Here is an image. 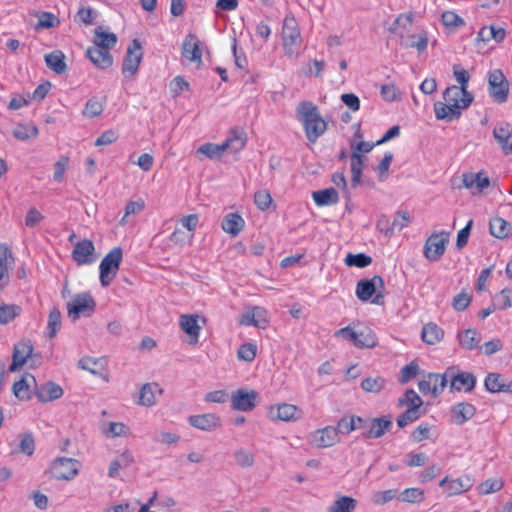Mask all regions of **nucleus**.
Here are the masks:
<instances>
[{"mask_svg": "<svg viewBox=\"0 0 512 512\" xmlns=\"http://www.w3.org/2000/svg\"><path fill=\"white\" fill-rule=\"evenodd\" d=\"M474 484V477L466 473L457 477L447 475L439 482V486L442 488L446 497L462 495L470 491Z\"/></svg>", "mask_w": 512, "mask_h": 512, "instance_id": "obj_7", "label": "nucleus"}, {"mask_svg": "<svg viewBox=\"0 0 512 512\" xmlns=\"http://www.w3.org/2000/svg\"><path fill=\"white\" fill-rule=\"evenodd\" d=\"M398 405L420 410L423 405V401L416 391L408 389L405 391L403 397L398 400Z\"/></svg>", "mask_w": 512, "mask_h": 512, "instance_id": "obj_52", "label": "nucleus"}, {"mask_svg": "<svg viewBox=\"0 0 512 512\" xmlns=\"http://www.w3.org/2000/svg\"><path fill=\"white\" fill-rule=\"evenodd\" d=\"M239 324L265 329L269 324L268 312L263 307L253 306L242 314Z\"/></svg>", "mask_w": 512, "mask_h": 512, "instance_id": "obj_17", "label": "nucleus"}, {"mask_svg": "<svg viewBox=\"0 0 512 512\" xmlns=\"http://www.w3.org/2000/svg\"><path fill=\"white\" fill-rule=\"evenodd\" d=\"M79 469L80 462L78 460L58 457L52 462L49 473L56 480L70 481L78 475Z\"/></svg>", "mask_w": 512, "mask_h": 512, "instance_id": "obj_10", "label": "nucleus"}, {"mask_svg": "<svg viewBox=\"0 0 512 512\" xmlns=\"http://www.w3.org/2000/svg\"><path fill=\"white\" fill-rule=\"evenodd\" d=\"M93 42L94 46L110 50L116 45L117 36L112 32L106 31L102 26H99L94 31Z\"/></svg>", "mask_w": 512, "mask_h": 512, "instance_id": "obj_37", "label": "nucleus"}, {"mask_svg": "<svg viewBox=\"0 0 512 512\" xmlns=\"http://www.w3.org/2000/svg\"><path fill=\"white\" fill-rule=\"evenodd\" d=\"M254 203L261 211H266L273 203L272 196L268 190H259L254 194Z\"/></svg>", "mask_w": 512, "mask_h": 512, "instance_id": "obj_57", "label": "nucleus"}, {"mask_svg": "<svg viewBox=\"0 0 512 512\" xmlns=\"http://www.w3.org/2000/svg\"><path fill=\"white\" fill-rule=\"evenodd\" d=\"M506 38V30L495 24L483 26L477 33V41L484 43L494 40L496 43H502Z\"/></svg>", "mask_w": 512, "mask_h": 512, "instance_id": "obj_29", "label": "nucleus"}, {"mask_svg": "<svg viewBox=\"0 0 512 512\" xmlns=\"http://www.w3.org/2000/svg\"><path fill=\"white\" fill-rule=\"evenodd\" d=\"M442 24L447 28H459L465 25V21L454 11H444L441 15Z\"/></svg>", "mask_w": 512, "mask_h": 512, "instance_id": "obj_55", "label": "nucleus"}, {"mask_svg": "<svg viewBox=\"0 0 512 512\" xmlns=\"http://www.w3.org/2000/svg\"><path fill=\"white\" fill-rule=\"evenodd\" d=\"M189 423L197 429L212 431L220 426V417L213 413L194 415L189 417Z\"/></svg>", "mask_w": 512, "mask_h": 512, "instance_id": "obj_28", "label": "nucleus"}, {"mask_svg": "<svg viewBox=\"0 0 512 512\" xmlns=\"http://www.w3.org/2000/svg\"><path fill=\"white\" fill-rule=\"evenodd\" d=\"M421 411L416 410L414 408H407L405 412H403L401 415L397 418V425L400 428L405 427L406 425L416 421L421 416Z\"/></svg>", "mask_w": 512, "mask_h": 512, "instance_id": "obj_62", "label": "nucleus"}, {"mask_svg": "<svg viewBox=\"0 0 512 512\" xmlns=\"http://www.w3.org/2000/svg\"><path fill=\"white\" fill-rule=\"evenodd\" d=\"M123 258V250L117 246L112 248L99 265V279L103 287L109 286L117 275Z\"/></svg>", "mask_w": 512, "mask_h": 512, "instance_id": "obj_4", "label": "nucleus"}, {"mask_svg": "<svg viewBox=\"0 0 512 512\" xmlns=\"http://www.w3.org/2000/svg\"><path fill=\"white\" fill-rule=\"evenodd\" d=\"M282 40L286 55L289 57L294 56L302 39L298 23L292 14L286 15L284 18L282 26Z\"/></svg>", "mask_w": 512, "mask_h": 512, "instance_id": "obj_6", "label": "nucleus"}, {"mask_svg": "<svg viewBox=\"0 0 512 512\" xmlns=\"http://www.w3.org/2000/svg\"><path fill=\"white\" fill-rule=\"evenodd\" d=\"M200 46L201 42L195 34H187L181 46L182 57L189 62L196 63L197 66L200 67L203 63L202 50Z\"/></svg>", "mask_w": 512, "mask_h": 512, "instance_id": "obj_16", "label": "nucleus"}, {"mask_svg": "<svg viewBox=\"0 0 512 512\" xmlns=\"http://www.w3.org/2000/svg\"><path fill=\"white\" fill-rule=\"evenodd\" d=\"M104 104V100L99 99L97 97H92L86 102L85 107L82 111V115L86 118L97 117L101 115V113L103 112Z\"/></svg>", "mask_w": 512, "mask_h": 512, "instance_id": "obj_46", "label": "nucleus"}, {"mask_svg": "<svg viewBox=\"0 0 512 512\" xmlns=\"http://www.w3.org/2000/svg\"><path fill=\"white\" fill-rule=\"evenodd\" d=\"M258 393L254 390L238 389L232 394V407L239 411H251L256 406Z\"/></svg>", "mask_w": 512, "mask_h": 512, "instance_id": "obj_23", "label": "nucleus"}, {"mask_svg": "<svg viewBox=\"0 0 512 512\" xmlns=\"http://www.w3.org/2000/svg\"><path fill=\"white\" fill-rule=\"evenodd\" d=\"M504 486L502 478H489L477 486L479 495H488L500 491Z\"/></svg>", "mask_w": 512, "mask_h": 512, "instance_id": "obj_47", "label": "nucleus"}, {"mask_svg": "<svg viewBox=\"0 0 512 512\" xmlns=\"http://www.w3.org/2000/svg\"><path fill=\"white\" fill-rule=\"evenodd\" d=\"M269 417L278 421H296L301 417V410L296 405L280 403L269 408Z\"/></svg>", "mask_w": 512, "mask_h": 512, "instance_id": "obj_19", "label": "nucleus"}, {"mask_svg": "<svg viewBox=\"0 0 512 512\" xmlns=\"http://www.w3.org/2000/svg\"><path fill=\"white\" fill-rule=\"evenodd\" d=\"M145 209V201L142 198H138L135 201H129L125 206L124 216L120 220V225L126 224V218L130 215L139 213Z\"/></svg>", "mask_w": 512, "mask_h": 512, "instance_id": "obj_60", "label": "nucleus"}, {"mask_svg": "<svg viewBox=\"0 0 512 512\" xmlns=\"http://www.w3.org/2000/svg\"><path fill=\"white\" fill-rule=\"evenodd\" d=\"M463 186L472 194H480L490 186V179L485 171L467 172L462 175Z\"/></svg>", "mask_w": 512, "mask_h": 512, "instance_id": "obj_20", "label": "nucleus"}, {"mask_svg": "<svg viewBox=\"0 0 512 512\" xmlns=\"http://www.w3.org/2000/svg\"><path fill=\"white\" fill-rule=\"evenodd\" d=\"M308 442L318 449L332 447L340 442L338 429L331 425L316 429L309 434Z\"/></svg>", "mask_w": 512, "mask_h": 512, "instance_id": "obj_12", "label": "nucleus"}, {"mask_svg": "<svg viewBox=\"0 0 512 512\" xmlns=\"http://www.w3.org/2000/svg\"><path fill=\"white\" fill-rule=\"evenodd\" d=\"M459 345L466 350H473L479 347L481 336L475 329H466L457 334Z\"/></svg>", "mask_w": 512, "mask_h": 512, "instance_id": "obj_39", "label": "nucleus"}, {"mask_svg": "<svg viewBox=\"0 0 512 512\" xmlns=\"http://www.w3.org/2000/svg\"><path fill=\"white\" fill-rule=\"evenodd\" d=\"M78 366L83 370L91 372L92 374H99L103 370L104 361L102 359L84 357L79 360Z\"/></svg>", "mask_w": 512, "mask_h": 512, "instance_id": "obj_53", "label": "nucleus"}, {"mask_svg": "<svg viewBox=\"0 0 512 512\" xmlns=\"http://www.w3.org/2000/svg\"><path fill=\"white\" fill-rule=\"evenodd\" d=\"M493 136L505 154L512 152V125L503 122L495 126Z\"/></svg>", "mask_w": 512, "mask_h": 512, "instance_id": "obj_25", "label": "nucleus"}, {"mask_svg": "<svg viewBox=\"0 0 512 512\" xmlns=\"http://www.w3.org/2000/svg\"><path fill=\"white\" fill-rule=\"evenodd\" d=\"M86 55L100 69H107L113 64V56L109 50L93 46L87 49Z\"/></svg>", "mask_w": 512, "mask_h": 512, "instance_id": "obj_27", "label": "nucleus"}, {"mask_svg": "<svg viewBox=\"0 0 512 512\" xmlns=\"http://www.w3.org/2000/svg\"><path fill=\"white\" fill-rule=\"evenodd\" d=\"M96 308V302L90 293H79L67 303L68 316L73 320H78L81 316H91Z\"/></svg>", "mask_w": 512, "mask_h": 512, "instance_id": "obj_8", "label": "nucleus"}, {"mask_svg": "<svg viewBox=\"0 0 512 512\" xmlns=\"http://www.w3.org/2000/svg\"><path fill=\"white\" fill-rule=\"evenodd\" d=\"M61 328V312L58 308L53 307L48 316L47 336L51 339L56 336Z\"/></svg>", "mask_w": 512, "mask_h": 512, "instance_id": "obj_50", "label": "nucleus"}, {"mask_svg": "<svg viewBox=\"0 0 512 512\" xmlns=\"http://www.w3.org/2000/svg\"><path fill=\"white\" fill-rule=\"evenodd\" d=\"M257 354V347L252 343H245L240 345L237 350V357L239 360L252 362Z\"/></svg>", "mask_w": 512, "mask_h": 512, "instance_id": "obj_61", "label": "nucleus"}, {"mask_svg": "<svg viewBox=\"0 0 512 512\" xmlns=\"http://www.w3.org/2000/svg\"><path fill=\"white\" fill-rule=\"evenodd\" d=\"M36 387V378L30 373H25L19 381L13 384L12 392L19 400L27 401L32 398V393L35 394Z\"/></svg>", "mask_w": 512, "mask_h": 512, "instance_id": "obj_18", "label": "nucleus"}, {"mask_svg": "<svg viewBox=\"0 0 512 512\" xmlns=\"http://www.w3.org/2000/svg\"><path fill=\"white\" fill-rule=\"evenodd\" d=\"M222 229L231 236H237L245 227V221L238 213L227 214L222 221Z\"/></svg>", "mask_w": 512, "mask_h": 512, "instance_id": "obj_35", "label": "nucleus"}, {"mask_svg": "<svg viewBox=\"0 0 512 512\" xmlns=\"http://www.w3.org/2000/svg\"><path fill=\"white\" fill-rule=\"evenodd\" d=\"M446 384L447 380L445 375L438 373H428L421 380H419L418 388L424 395L437 397L443 392Z\"/></svg>", "mask_w": 512, "mask_h": 512, "instance_id": "obj_15", "label": "nucleus"}, {"mask_svg": "<svg viewBox=\"0 0 512 512\" xmlns=\"http://www.w3.org/2000/svg\"><path fill=\"white\" fill-rule=\"evenodd\" d=\"M443 99L448 102L450 106L462 112L472 103L473 95L468 92V90L458 88V86L453 85L446 88L443 93Z\"/></svg>", "mask_w": 512, "mask_h": 512, "instance_id": "obj_14", "label": "nucleus"}, {"mask_svg": "<svg viewBox=\"0 0 512 512\" xmlns=\"http://www.w3.org/2000/svg\"><path fill=\"white\" fill-rule=\"evenodd\" d=\"M488 93L495 103L503 104L508 100L510 83L501 69H494L489 72Z\"/></svg>", "mask_w": 512, "mask_h": 512, "instance_id": "obj_5", "label": "nucleus"}, {"mask_svg": "<svg viewBox=\"0 0 512 512\" xmlns=\"http://www.w3.org/2000/svg\"><path fill=\"white\" fill-rule=\"evenodd\" d=\"M356 508V500L349 496H339L329 507V512H353Z\"/></svg>", "mask_w": 512, "mask_h": 512, "instance_id": "obj_45", "label": "nucleus"}, {"mask_svg": "<svg viewBox=\"0 0 512 512\" xmlns=\"http://www.w3.org/2000/svg\"><path fill=\"white\" fill-rule=\"evenodd\" d=\"M385 385V380L382 377H368L361 382V388L365 392L378 393Z\"/></svg>", "mask_w": 512, "mask_h": 512, "instance_id": "obj_59", "label": "nucleus"}, {"mask_svg": "<svg viewBox=\"0 0 512 512\" xmlns=\"http://www.w3.org/2000/svg\"><path fill=\"white\" fill-rule=\"evenodd\" d=\"M21 313V307L16 304L0 303V325L13 321Z\"/></svg>", "mask_w": 512, "mask_h": 512, "instance_id": "obj_48", "label": "nucleus"}, {"mask_svg": "<svg viewBox=\"0 0 512 512\" xmlns=\"http://www.w3.org/2000/svg\"><path fill=\"white\" fill-rule=\"evenodd\" d=\"M63 394V388L53 381H47L40 385L37 384L35 390L36 398L42 403L58 400L63 396Z\"/></svg>", "mask_w": 512, "mask_h": 512, "instance_id": "obj_24", "label": "nucleus"}, {"mask_svg": "<svg viewBox=\"0 0 512 512\" xmlns=\"http://www.w3.org/2000/svg\"><path fill=\"white\" fill-rule=\"evenodd\" d=\"M313 200L317 206H328L339 202V195L334 188H326L315 191L312 194Z\"/></svg>", "mask_w": 512, "mask_h": 512, "instance_id": "obj_40", "label": "nucleus"}, {"mask_svg": "<svg viewBox=\"0 0 512 512\" xmlns=\"http://www.w3.org/2000/svg\"><path fill=\"white\" fill-rule=\"evenodd\" d=\"M392 424V417L390 415L373 418L368 423L367 429L363 431L362 435L366 439L380 438L391 429Z\"/></svg>", "mask_w": 512, "mask_h": 512, "instance_id": "obj_21", "label": "nucleus"}, {"mask_svg": "<svg viewBox=\"0 0 512 512\" xmlns=\"http://www.w3.org/2000/svg\"><path fill=\"white\" fill-rule=\"evenodd\" d=\"M364 168V156L358 151H352L351 154V182L355 187L360 183L362 172Z\"/></svg>", "mask_w": 512, "mask_h": 512, "instance_id": "obj_42", "label": "nucleus"}, {"mask_svg": "<svg viewBox=\"0 0 512 512\" xmlns=\"http://www.w3.org/2000/svg\"><path fill=\"white\" fill-rule=\"evenodd\" d=\"M489 226L491 234L498 239H504L508 237L511 231L510 223L501 217L493 218L490 221Z\"/></svg>", "mask_w": 512, "mask_h": 512, "instance_id": "obj_43", "label": "nucleus"}, {"mask_svg": "<svg viewBox=\"0 0 512 512\" xmlns=\"http://www.w3.org/2000/svg\"><path fill=\"white\" fill-rule=\"evenodd\" d=\"M247 143L246 133L242 128H233L231 129L229 136L222 143L225 146L226 150H231L233 152H238L242 150Z\"/></svg>", "mask_w": 512, "mask_h": 512, "instance_id": "obj_33", "label": "nucleus"}, {"mask_svg": "<svg viewBox=\"0 0 512 512\" xmlns=\"http://www.w3.org/2000/svg\"><path fill=\"white\" fill-rule=\"evenodd\" d=\"M494 305L498 310L512 307V289L504 288L494 296Z\"/></svg>", "mask_w": 512, "mask_h": 512, "instance_id": "obj_54", "label": "nucleus"}, {"mask_svg": "<svg viewBox=\"0 0 512 512\" xmlns=\"http://www.w3.org/2000/svg\"><path fill=\"white\" fill-rule=\"evenodd\" d=\"M410 48H415L419 53H422L427 49L428 37L426 33L419 35L412 34L409 36V43L407 44Z\"/></svg>", "mask_w": 512, "mask_h": 512, "instance_id": "obj_63", "label": "nucleus"}, {"mask_svg": "<svg viewBox=\"0 0 512 512\" xmlns=\"http://www.w3.org/2000/svg\"><path fill=\"white\" fill-rule=\"evenodd\" d=\"M433 109L436 119L446 122L457 120L462 115L461 111L450 106V104H448V102H446L445 100L435 102L433 105Z\"/></svg>", "mask_w": 512, "mask_h": 512, "instance_id": "obj_32", "label": "nucleus"}, {"mask_svg": "<svg viewBox=\"0 0 512 512\" xmlns=\"http://www.w3.org/2000/svg\"><path fill=\"white\" fill-rule=\"evenodd\" d=\"M351 336L354 338L353 345L359 349H372L378 345V337L370 327H363Z\"/></svg>", "mask_w": 512, "mask_h": 512, "instance_id": "obj_26", "label": "nucleus"}, {"mask_svg": "<svg viewBox=\"0 0 512 512\" xmlns=\"http://www.w3.org/2000/svg\"><path fill=\"white\" fill-rule=\"evenodd\" d=\"M484 385L492 393L512 392V382L504 379L499 373H489L485 378Z\"/></svg>", "mask_w": 512, "mask_h": 512, "instance_id": "obj_30", "label": "nucleus"}, {"mask_svg": "<svg viewBox=\"0 0 512 512\" xmlns=\"http://www.w3.org/2000/svg\"><path fill=\"white\" fill-rule=\"evenodd\" d=\"M13 135L16 139L28 140L38 135V128L29 123L18 124L13 130Z\"/></svg>", "mask_w": 512, "mask_h": 512, "instance_id": "obj_51", "label": "nucleus"}, {"mask_svg": "<svg viewBox=\"0 0 512 512\" xmlns=\"http://www.w3.org/2000/svg\"><path fill=\"white\" fill-rule=\"evenodd\" d=\"M476 379L473 374L463 372L455 375L451 380V388L456 391H470L474 388Z\"/></svg>", "mask_w": 512, "mask_h": 512, "instance_id": "obj_41", "label": "nucleus"}, {"mask_svg": "<svg viewBox=\"0 0 512 512\" xmlns=\"http://www.w3.org/2000/svg\"><path fill=\"white\" fill-rule=\"evenodd\" d=\"M225 152V146L223 144L205 143L201 145L196 153L202 154L210 159H219Z\"/></svg>", "mask_w": 512, "mask_h": 512, "instance_id": "obj_49", "label": "nucleus"}, {"mask_svg": "<svg viewBox=\"0 0 512 512\" xmlns=\"http://www.w3.org/2000/svg\"><path fill=\"white\" fill-rule=\"evenodd\" d=\"M296 116L309 142L315 143L327 130L328 123L318 107L310 101H302L296 108Z\"/></svg>", "mask_w": 512, "mask_h": 512, "instance_id": "obj_1", "label": "nucleus"}, {"mask_svg": "<svg viewBox=\"0 0 512 512\" xmlns=\"http://www.w3.org/2000/svg\"><path fill=\"white\" fill-rule=\"evenodd\" d=\"M444 338V330L434 322L425 324L421 331V339L428 345H435Z\"/></svg>", "mask_w": 512, "mask_h": 512, "instance_id": "obj_36", "label": "nucleus"}, {"mask_svg": "<svg viewBox=\"0 0 512 512\" xmlns=\"http://www.w3.org/2000/svg\"><path fill=\"white\" fill-rule=\"evenodd\" d=\"M419 373V366L415 361H412L408 365H405L401 369V374L399 378V382L405 384L409 382L411 379L417 376Z\"/></svg>", "mask_w": 512, "mask_h": 512, "instance_id": "obj_64", "label": "nucleus"}, {"mask_svg": "<svg viewBox=\"0 0 512 512\" xmlns=\"http://www.w3.org/2000/svg\"><path fill=\"white\" fill-rule=\"evenodd\" d=\"M475 412L474 405L466 402L458 403L451 410L452 421L461 425L470 420L475 415Z\"/></svg>", "mask_w": 512, "mask_h": 512, "instance_id": "obj_34", "label": "nucleus"}, {"mask_svg": "<svg viewBox=\"0 0 512 512\" xmlns=\"http://www.w3.org/2000/svg\"><path fill=\"white\" fill-rule=\"evenodd\" d=\"M372 262V258L366 254H348L345 258V264L347 266H355L358 268H364L370 265Z\"/></svg>", "mask_w": 512, "mask_h": 512, "instance_id": "obj_56", "label": "nucleus"}, {"mask_svg": "<svg viewBox=\"0 0 512 512\" xmlns=\"http://www.w3.org/2000/svg\"><path fill=\"white\" fill-rule=\"evenodd\" d=\"M202 321L205 324V318L197 314H182L179 317V327L188 336V343L196 345L199 342L200 332L202 326L199 324Z\"/></svg>", "mask_w": 512, "mask_h": 512, "instance_id": "obj_13", "label": "nucleus"}, {"mask_svg": "<svg viewBox=\"0 0 512 512\" xmlns=\"http://www.w3.org/2000/svg\"><path fill=\"white\" fill-rule=\"evenodd\" d=\"M384 281L379 275L371 279H362L356 285V296L362 302L370 301L373 304L384 303Z\"/></svg>", "mask_w": 512, "mask_h": 512, "instance_id": "obj_3", "label": "nucleus"}, {"mask_svg": "<svg viewBox=\"0 0 512 512\" xmlns=\"http://www.w3.org/2000/svg\"><path fill=\"white\" fill-rule=\"evenodd\" d=\"M41 356L34 353V346L30 339H22L14 345L10 372L20 370L24 365L33 368L40 364Z\"/></svg>", "mask_w": 512, "mask_h": 512, "instance_id": "obj_2", "label": "nucleus"}, {"mask_svg": "<svg viewBox=\"0 0 512 512\" xmlns=\"http://www.w3.org/2000/svg\"><path fill=\"white\" fill-rule=\"evenodd\" d=\"M398 499L410 504L421 503L425 499V493L418 487L406 488L399 494Z\"/></svg>", "mask_w": 512, "mask_h": 512, "instance_id": "obj_44", "label": "nucleus"}, {"mask_svg": "<svg viewBox=\"0 0 512 512\" xmlns=\"http://www.w3.org/2000/svg\"><path fill=\"white\" fill-rule=\"evenodd\" d=\"M44 60L47 67L56 74H63L67 70L65 55L61 50H54L46 54Z\"/></svg>", "mask_w": 512, "mask_h": 512, "instance_id": "obj_38", "label": "nucleus"}, {"mask_svg": "<svg viewBox=\"0 0 512 512\" xmlns=\"http://www.w3.org/2000/svg\"><path fill=\"white\" fill-rule=\"evenodd\" d=\"M449 237L450 234L445 231L433 232L424 243V257L431 262L438 261L446 251Z\"/></svg>", "mask_w": 512, "mask_h": 512, "instance_id": "obj_9", "label": "nucleus"}, {"mask_svg": "<svg viewBox=\"0 0 512 512\" xmlns=\"http://www.w3.org/2000/svg\"><path fill=\"white\" fill-rule=\"evenodd\" d=\"M163 390L157 383H146L139 391L137 404L141 406H153L157 401V396L161 395Z\"/></svg>", "mask_w": 512, "mask_h": 512, "instance_id": "obj_31", "label": "nucleus"}, {"mask_svg": "<svg viewBox=\"0 0 512 512\" xmlns=\"http://www.w3.org/2000/svg\"><path fill=\"white\" fill-rule=\"evenodd\" d=\"M95 246L90 239H84L75 244L72 258L77 265L91 264L94 261Z\"/></svg>", "mask_w": 512, "mask_h": 512, "instance_id": "obj_22", "label": "nucleus"}, {"mask_svg": "<svg viewBox=\"0 0 512 512\" xmlns=\"http://www.w3.org/2000/svg\"><path fill=\"white\" fill-rule=\"evenodd\" d=\"M143 58L142 47L139 41L133 40L126 50L121 72L126 79H132L138 72Z\"/></svg>", "mask_w": 512, "mask_h": 512, "instance_id": "obj_11", "label": "nucleus"}, {"mask_svg": "<svg viewBox=\"0 0 512 512\" xmlns=\"http://www.w3.org/2000/svg\"><path fill=\"white\" fill-rule=\"evenodd\" d=\"M170 242L176 246H185L191 244L193 241V234L184 232L183 230L176 228L169 237Z\"/></svg>", "mask_w": 512, "mask_h": 512, "instance_id": "obj_58", "label": "nucleus"}]
</instances>
